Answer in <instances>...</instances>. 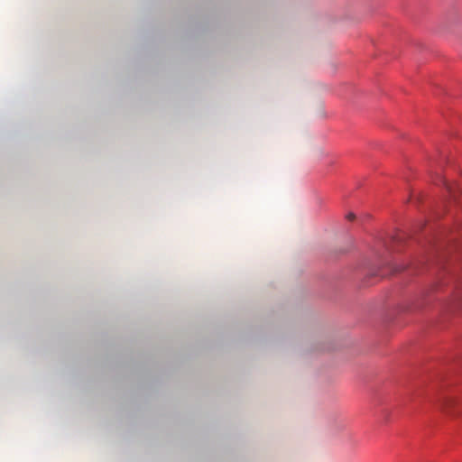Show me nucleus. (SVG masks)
<instances>
[{
    "label": "nucleus",
    "instance_id": "1",
    "mask_svg": "<svg viewBox=\"0 0 462 462\" xmlns=\"http://www.w3.org/2000/svg\"><path fill=\"white\" fill-rule=\"evenodd\" d=\"M436 404L447 416L456 418L462 414V396H441Z\"/></svg>",
    "mask_w": 462,
    "mask_h": 462
},
{
    "label": "nucleus",
    "instance_id": "2",
    "mask_svg": "<svg viewBox=\"0 0 462 462\" xmlns=\"http://www.w3.org/2000/svg\"><path fill=\"white\" fill-rule=\"evenodd\" d=\"M441 182L446 186V188L448 189V190L449 192H451V191H452V188H451V186H450V185H449V184H448L445 180H442V179H441Z\"/></svg>",
    "mask_w": 462,
    "mask_h": 462
},
{
    "label": "nucleus",
    "instance_id": "3",
    "mask_svg": "<svg viewBox=\"0 0 462 462\" xmlns=\"http://www.w3.org/2000/svg\"><path fill=\"white\" fill-rule=\"evenodd\" d=\"M356 218V215L354 213H348L346 215V219L349 221H353Z\"/></svg>",
    "mask_w": 462,
    "mask_h": 462
}]
</instances>
